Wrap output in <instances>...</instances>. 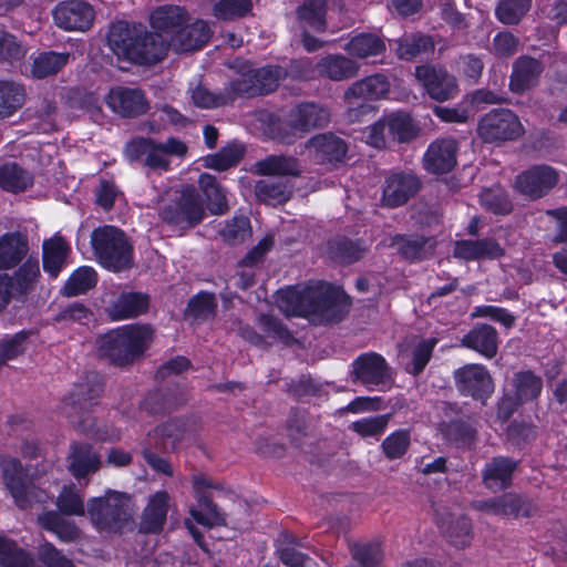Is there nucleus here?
<instances>
[{
	"label": "nucleus",
	"mask_w": 567,
	"mask_h": 567,
	"mask_svg": "<svg viewBox=\"0 0 567 567\" xmlns=\"http://www.w3.org/2000/svg\"><path fill=\"white\" fill-rule=\"evenodd\" d=\"M244 147L231 143L215 154L204 158V166L219 172L226 171L239 163L244 156Z\"/></svg>",
	"instance_id": "61"
},
{
	"label": "nucleus",
	"mask_w": 567,
	"mask_h": 567,
	"mask_svg": "<svg viewBox=\"0 0 567 567\" xmlns=\"http://www.w3.org/2000/svg\"><path fill=\"white\" fill-rule=\"evenodd\" d=\"M388 135L393 142L408 143L419 134V127L412 117L403 112H395L386 115Z\"/></svg>",
	"instance_id": "52"
},
{
	"label": "nucleus",
	"mask_w": 567,
	"mask_h": 567,
	"mask_svg": "<svg viewBox=\"0 0 567 567\" xmlns=\"http://www.w3.org/2000/svg\"><path fill=\"white\" fill-rule=\"evenodd\" d=\"M93 312L82 302H72L63 307L54 317L53 321L62 328H70L75 323L87 324Z\"/></svg>",
	"instance_id": "64"
},
{
	"label": "nucleus",
	"mask_w": 567,
	"mask_h": 567,
	"mask_svg": "<svg viewBox=\"0 0 567 567\" xmlns=\"http://www.w3.org/2000/svg\"><path fill=\"white\" fill-rule=\"evenodd\" d=\"M460 346L476 351L486 359H493L498 351V334L494 327L477 323L462 337Z\"/></svg>",
	"instance_id": "29"
},
{
	"label": "nucleus",
	"mask_w": 567,
	"mask_h": 567,
	"mask_svg": "<svg viewBox=\"0 0 567 567\" xmlns=\"http://www.w3.org/2000/svg\"><path fill=\"white\" fill-rule=\"evenodd\" d=\"M32 184V174L17 163L10 162L0 165V187L3 190L20 193L24 192Z\"/></svg>",
	"instance_id": "48"
},
{
	"label": "nucleus",
	"mask_w": 567,
	"mask_h": 567,
	"mask_svg": "<svg viewBox=\"0 0 567 567\" xmlns=\"http://www.w3.org/2000/svg\"><path fill=\"white\" fill-rule=\"evenodd\" d=\"M55 505L58 513L68 516H82L85 513V506L82 495L74 484L64 485L56 497Z\"/></svg>",
	"instance_id": "63"
},
{
	"label": "nucleus",
	"mask_w": 567,
	"mask_h": 567,
	"mask_svg": "<svg viewBox=\"0 0 567 567\" xmlns=\"http://www.w3.org/2000/svg\"><path fill=\"white\" fill-rule=\"evenodd\" d=\"M258 174L270 176H300L301 169L299 161L293 156L269 155L256 163Z\"/></svg>",
	"instance_id": "47"
},
{
	"label": "nucleus",
	"mask_w": 567,
	"mask_h": 567,
	"mask_svg": "<svg viewBox=\"0 0 567 567\" xmlns=\"http://www.w3.org/2000/svg\"><path fill=\"white\" fill-rule=\"evenodd\" d=\"M318 73L332 81H343L357 75L359 65L350 58L329 54L317 63Z\"/></svg>",
	"instance_id": "40"
},
{
	"label": "nucleus",
	"mask_w": 567,
	"mask_h": 567,
	"mask_svg": "<svg viewBox=\"0 0 567 567\" xmlns=\"http://www.w3.org/2000/svg\"><path fill=\"white\" fill-rule=\"evenodd\" d=\"M367 250L362 241L347 237L337 238L330 243L331 258L342 265H350L362 259Z\"/></svg>",
	"instance_id": "53"
},
{
	"label": "nucleus",
	"mask_w": 567,
	"mask_h": 567,
	"mask_svg": "<svg viewBox=\"0 0 567 567\" xmlns=\"http://www.w3.org/2000/svg\"><path fill=\"white\" fill-rule=\"evenodd\" d=\"M193 102L202 109H213L227 105L236 100L231 81L218 93L210 92L207 87L198 85L192 93Z\"/></svg>",
	"instance_id": "54"
},
{
	"label": "nucleus",
	"mask_w": 567,
	"mask_h": 567,
	"mask_svg": "<svg viewBox=\"0 0 567 567\" xmlns=\"http://www.w3.org/2000/svg\"><path fill=\"white\" fill-rule=\"evenodd\" d=\"M109 107L122 117H137L145 114L148 101L141 89L115 86L105 96Z\"/></svg>",
	"instance_id": "21"
},
{
	"label": "nucleus",
	"mask_w": 567,
	"mask_h": 567,
	"mask_svg": "<svg viewBox=\"0 0 567 567\" xmlns=\"http://www.w3.org/2000/svg\"><path fill=\"white\" fill-rule=\"evenodd\" d=\"M38 523L47 530L52 532L65 543L75 542L80 537V529L75 523L65 519L56 511H48L38 516Z\"/></svg>",
	"instance_id": "45"
},
{
	"label": "nucleus",
	"mask_w": 567,
	"mask_h": 567,
	"mask_svg": "<svg viewBox=\"0 0 567 567\" xmlns=\"http://www.w3.org/2000/svg\"><path fill=\"white\" fill-rule=\"evenodd\" d=\"M187 151V145L176 137L158 142L151 137L137 136L125 144L123 154L130 163H142L152 171L166 172L171 167L168 157H184Z\"/></svg>",
	"instance_id": "4"
},
{
	"label": "nucleus",
	"mask_w": 567,
	"mask_h": 567,
	"mask_svg": "<svg viewBox=\"0 0 567 567\" xmlns=\"http://www.w3.org/2000/svg\"><path fill=\"white\" fill-rule=\"evenodd\" d=\"M458 145L454 138H441L430 144L424 155V167L432 174H444L457 163Z\"/></svg>",
	"instance_id": "24"
},
{
	"label": "nucleus",
	"mask_w": 567,
	"mask_h": 567,
	"mask_svg": "<svg viewBox=\"0 0 567 567\" xmlns=\"http://www.w3.org/2000/svg\"><path fill=\"white\" fill-rule=\"evenodd\" d=\"M195 423L192 417H172L151 430L144 442L155 445L159 453H174Z\"/></svg>",
	"instance_id": "18"
},
{
	"label": "nucleus",
	"mask_w": 567,
	"mask_h": 567,
	"mask_svg": "<svg viewBox=\"0 0 567 567\" xmlns=\"http://www.w3.org/2000/svg\"><path fill=\"white\" fill-rule=\"evenodd\" d=\"M189 16L179 6H161L151 14V25L156 33L163 34L167 42H171L173 34H176L181 27L187 23Z\"/></svg>",
	"instance_id": "30"
},
{
	"label": "nucleus",
	"mask_w": 567,
	"mask_h": 567,
	"mask_svg": "<svg viewBox=\"0 0 567 567\" xmlns=\"http://www.w3.org/2000/svg\"><path fill=\"white\" fill-rule=\"evenodd\" d=\"M167 502L168 494L166 492H157L151 497L141 517V533L156 534L163 529L167 515Z\"/></svg>",
	"instance_id": "38"
},
{
	"label": "nucleus",
	"mask_w": 567,
	"mask_h": 567,
	"mask_svg": "<svg viewBox=\"0 0 567 567\" xmlns=\"http://www.w3.org/2000/svg\"><path fill=\"white\" fill-rule=\"evenodd\" d=\"M327 0H305L297 8V18L307 23L317 32H324L328 28L327 23Z\"/></svg>",
	"instance_id": "51"
},
{
	"label": "nucleus",
	"mask_w": 567,
	"mask_h": 567,
	"mask_svg": "<svg viewBox=\"0 0 567 567\" xmlns=\"http://www.w3.org/2000/svg\"><path fill=\"white\" fill-rule=\"evenodd\" d=\"M518 464L519 461L508 456L492 457L482 470L484 486L493 492L508 488L513 483V475Z\"/></svg>",
	"instance_id": "25"
},
{
	"label": "nucleus",
	"mask_w": 567,
	"mask_h": 567,
	"mask_svg": "<svg viewBox=\"0 0 567 567\" xmlns=\"http://www.w3.org/2000/svg\"><path fill=\"white\" fill-rule=\"evenodd\" d=\"M0 466L4 484L19 508L27 509L34 503L43 504L47 502L48 494L27 481V475L18 458L2 456Z\"/></svg>",
	"instance_id": "7"
},
{
	"label": "nucleus",
	"mask_w": 567,
	"mask_h": 567,
	"mask_svg": "<svg viewBox=\"0 0 567 567\" xmlns=\"http://www.w3.org/2000/svg\"><path fill=\"white\" fill-rule=\"evenodd\" d=\"M286 71L280 66H265L248 70L239 78L231 80L236 99L255 97L274 92Z\"/></svg>",
	"instance_id": "9"
},
{
	"label": "nucleus",
	"mask_w": 567,
	"mask_h": 567,
	"mask_svg": "<svg viewBox=\"0 0 567 567\" xmlns=\"http://www.w3.org/2000/svg\"><path fill=\"white\" fill-rule=\"evenodd\" d=\"M288 122L292 128L306 133L327 126L330 122V112L323 105L303 102L289 112Z\"/></svg>",
	"instance_id": "26"
},
{
	"label": "nucleus",
	"mask_w": 567,
	"mask_h": 567,
	"mask_svg": "<svg viewBox=\"0 0 567 567\" xmlns=\"http://www.w3.org/2000/svg\"><path fill=\"white\" fill-rule=\"evenodd\" d=\"M153 338L154 329L151 324L123 326L96 338V353L110 364L128 367L144 355Z\"/></svg>",
	"instance_id": "2"
},
{
	"label": "nucleus",
	"mask_w": 567,
	"mask_h": 567,
	"mask_svg": "<svg viewBox=\"0 0 567 567\" xmlns=\"http://www.w3.org/2000/svg\"><path fill=\"white\" fill-rule=\"evenodd\" d=\"M107 43L118 58L140 65H154L161 62L169 49L163 34L126 21H116L110 25Z\"/></svg>",
	"instance_id": "1"
},
{
	"label": "nucleus",
	"mask_w": 567,
	"mask_h": 567,
	"mask_svg": "<svg viewBox=\"0 0 567 567\" xmlns=\"http://www.w3.org/2000/svg\"><path fill=\"white\" fill-rule=\"evenodd\" d=\"M439 430L447 442L457 447L472 449L475 445L477 431L473 424L466 420L457 419L441 422Z\"/></svg>",
	"instance_id": "42"
},
{
	"label": "nucleus",
	"mask_w": 567,
	"mask_h": 567,
	"mask_svg": "<svg viewBox=\"0 0 567 567\" xmlns=\"http://www.w3.org/2000/svg\"><path fill=\"white\" fill-rule=\"evenodd\" d=\"M210 37L209 25L203 20H197L181 27L177 33L172 35L169 48L176 52H192L203 48Z\"/></svg>",
	"instance_id": "28"
},
{
	"label": "nucleus",
	"mask_w": 567,
	"mask_h": 567,
	"mask_svg": "<svg viewBox=\"0 0 567 567\" xmlns=\"http://www.w3.org/2000/svg\"><path fill=\"white\" fill-rule=\"evenodd\" d=\"M41 277L39 260L35 257H29L19 268L10 275L11 290L16 298H23L35 289Z\"/></svg>",
	"instance_id": "41"
},
{
	"label": "nucleus",
	"mask_w": 567,
	"mask_h": 567,
	"mask_svg": "<svg viewBox=\"0 0 567 567\" xmlns=\"http://www.w3.org/2000/svg\"><path fill=\"white\" fill-rule=\"evenodd\" d=\"M389 91V82L382 74L367 76L363 80L354 82L344 93V97L350 105L357 104L362 112L370 109L369 105L359 103V101L378 100Z\"/></svg>",
	"instance_id": "27"
},
{
	"label": "nucleus",
	"mask_w": 567,
	"mask_h": 567,
	"mask_svg": "<svg viewBox=\"0 0 567 567\" xmlns=\"http://www.w3.org/2000/svg\"><path fill=\"white\" fill-rule=\"evenodd\" d=\"M477 134L485 143H502L523 136L524 127L513 111L496 109L480 120Z\"/></svg>",
	"instance_id": "8"
},
{
	"label": "nucleus",
	"mask_w": 567,
	"mask_h": 567,
	"mask_svg": "<svg viewBox=\"0 0 567 567\" xmlns=\"http://www.w3.org/2000/svg\"><path fill=\"white\" fill-rule=\"evenodd\" d=\"M103 388V378L100 373L94 371L85 373L74 383L63 401L66 416L74 417L91 411L97 404Z\"/></svg>",
	"instance_id": "11"
},
{
	"label": "nucleus",
	"mask_w": 567,
	"mask_h": 567,
	"mask_svg": "<svg viewBox=\"0 0 567 567\" xmlns=\"http://www.w3.org/2000/svg\"><path fill=\"white\" fill-rule=\"evenodd\" d=\"M454 381L462 395L486 403L494 392V381L482 364L470 363L454 371Z\"/></svg>",
	"instance_id": "15"
},
{
	"label": "nucleus",
	"mask_w": 567,
	"mask_h": 567,
	"mask_svg": "<svg viewBox=\"0 0 567 567\" xmlns=\"http://www.w3.org/2000/svg\"><path fill=\"white\" fill-rule=\"evenodd\" d=\"M186 402L175 388H161L147 393L141 403L142 410L151 415L171 413Z\"/></svg>",
	"instance_id": "35"
},
{
	"label": "nucleus",
	"mask_w": 567,
	"mask_h": 567,
	"mask_svg": "<svg viewBox=\"0 0 567 567\" xmlns=\"http://www.w3.org/2000/svg\"><path fill=\"white\" fill-rule=\"evenodd\" d=\"M354 567H381L384 554L378 542L354 544L350 548Z\"/></svg>",
	"instance_id": "60"
},
{
	"label": "nucleus",
	"mask_w": 567,
	"mask_h": 567,
	"mask_svg": "<svg viewBox=\"0 0 567 567\" xmlns=\"http://www.w3.org/2000/svg\"><path fill=\"white\" fill-rule=\"evenodd\" d=\"M350 306L348 296L339 289H316L309 317L316 323H338L349 313Z\"/></svg>",
	"instance_id": "13"
},
{
	"label": "nucleus",
	"mask_w": 567,
	"mask_h": 567,
	"mask_svg": "<svg viewBox=\"0 0 567 567\" xmlns=\"http://www.w3.org/2000/svg\"><path fill=\"white\" fill-rule=\"evenodd\" d=\"M316 289L299 291L293 287L281 289L277 295V303L287 316L309 317Z\"/></svg>",
	"instance_id": "37"
},
{
	"label": "nucleus",
	"mask_w": 567,
	"mask_h": 567,
	"mask_svg": "<svg viewBox=\"0 0 567 567\" xmlns=\"http://www.w3.org/2000/svg\"><path fill=\"white\" fill-rule=\"evenodd\" d=\"M558 182L559 174L554 167L539 164L518 174L514 187L520 195L537 200L548 195Z\"/></svg>",
	"instance_id": "14"
},
{
	"label": "nucleus",
	"mask_w": 567,
	"mask_h": 567,
	"mask_svg": "<svg viewBox=\"0 0 567 567\" xmlns=\"http://www.w3.org/2000/svg\"><path fill=\"white\" fill-rule=\"evenodd\" d=\"M414 75L429 96L436 102L452 100L458 94L456 78L441 64L417 65Z\"/></svg>",
	"instance_id": "12"
},
{
	"label": "nucleus",
	"mask_w": 567,
	"mask_h": 567,
	"mask_svg": "<svg viewBox=\"0 0 567 567\" xmlns=\"http://www.w3.org/2000/svg\"><path fill=\"white\" fill-rule=\"evenodd\" d=\"M347 51L359 59L375 56L384 52L385 43L377 34L360 33L353 37L346 47Z\"/></svg>",
	"instance_id": "56"
},
{
	"label": "nucleus",
	"mask_w": 567,
	"mask_h": 567,
	"mask_svg": "<svg viewBox=\"0 0 567 567\" xmlns=\"http://www.w3.org/2000/svg\"><path fill=\"white\" fill-rule=\"evenodd\" d=\"M504 255V249L494 238L478 240H457L453 256L463 260L497 259Z\"/></svg>",
	"instance_id": "33"
},
{
	"label": "nucleus",
	"mask_w": 567,
	"mask_h": 567,
	"mask_svg": "<svg viewBox=\"0 0 567 567\" xmlns=\"http://www.w3.org/2000/svg\"><path fill=\"white\" fill-rule=\"evenodd\" d=\"M70 252L71 247L60 234L45 239L42 244V265L44 271L51 278H56L66 265Z\"/></svg>",
	"instance_id": "34"
},
{
	"label": "nucleus",
	"mask_w": 567,
	"mask_h": 567,
	"mask_svg": "<svg viewBox=\"0 0 567 567\" xmlns=\"http://www.w3.org/2000/svg\"><path fill=\"white\" fill-rule=\"evenodd\" d=\"M1 567H34L35 560L31 553L18 546L11 539L0 537Z\"/></svg>",
	"instance_id": "55"
},
{
	"label": "nucleus",
	"mask_w": 567,
	"mask_h": 567,
	"mask_svg": "<svg viewBox=\"0 0 567 567\" xmlns=\"http://www.w3.org/2000/svg\"><path fill=\"white\" fill-rule=\"evenodd\" d=\"M305 147L315 163L333 168L342 164L348 154L347 142L331 132L313 135Z\"/></svg>",
	"instance_id": "17"
},
{
	"label": "nucleus",
	"mask_w": 567,
	"mask_h": 567,
	"mask_svg": "<svg viewBox=\"0 0 567 567\" xmlns=\"http://www.w3.org/2000/svg\"><path fill=\"white\" fill-rule=\"evenodd\" d=\"M96 282L97 275L92 267H80L65 281L62 288V295L66 297H75L85 293L90 289L94 288Z\"/></svg>",
	"instance_id": "59"
},
{
	"label": "nucleus",
	"mask_w": 567,
	"mask_h": 567,
	"mask_svg": "<svg viewBox=\"0 0 567 567\" xmlns=\"http://www.w3.org/2000/svg\"><path fill=\"white\" fill-rule=\"evenodd\" d=\"M148 309V297L141 292H123L111 302L105 312L112 320L137 317Z\"/></svg>",
	"instance_id": "36"
},
{
	"label": "nucleus",
	"mask_w": 567,
	"mask_h": 567,
	"mask_svg": "<svg viewBox=\"0 0 567 567\" xmlns=\"http://www.w3.org/2000/svg\"><path fill=\"white\" fill-rule=\"evenodd\" d=\"M198 186L205 196V207L212 215H224L229 210L226 189L214 175L208 173L200 174Z\"/></svg>",
	"instance_id": "39"
},
{
	"label": "nucleus",
	"mask_w": 567,
	"mask_h": 567,
	"mask_svg": "<svg viewBox=\"0 0 567 567\" xmlns=\"http://www.w3.org/2000/svg\"><path fill=\"white\" fill-rule=\"evenodd\" d=\"M71 53L44 51L33 58L31 74L35 79H45L55 75L70 61Z\"/></svg>",
	"instance_id": "46"
},
{
	"label": "nucleus",
	"mask_w": 567,
	"mask_h": 567,
	"mask_svg": "<svg viewBox=\"0 0 567 567\" xmlns=\"http://www.w3.org/2000/svg\"><path fill=\"white\" fill-rule=\"evenodd\" d=\"M206 215L204 199L193 185L183 186L176 192V196L158 210L162 221L183 231L197 227Z\"/></svg>",
	"instance_id": "6"
},
{
	"label": "nucleus",
	"mask_w": 567,
	"mask_h": 567,
	"mask_svg": "<svg viewBox=\"0 0 567 567\" xmlns=\"http://www.w3.org/2000/svg\"><path fill=\"white\" fill-rule=\"evenodd\" d=\"M389 247L409 262H419L434 255L436 241L432 237L422 235L396 234L390 237Z\"/></svg>",
	"instance_id": "23"
},
{
	"label": "nucleus",
	"mask_w": 567,
	"mask_h": 567,
	"mask_svg": "<svg viewBox=\"0 0 567 567\" xmlns=\"http://www.w3.org/2000/svg\"><path fill=\"white\" fill-rule=\"evenodd\" d=\"M199 509H192V517L199 525L206 527L226 526V515L223 513L213 498L204 493L205 488H218L210 478L203 474H194L192 477Z\"/></svg>",
	"instance_id": "19"
},
{
	"label": "nucleus",
	"mask_w": 567,
	"mask_h": 567,
	"mask_svg": "<svg viewBox=\"0 0 567 567\" xmlns=\"http://www.w3.org/2000/svg\"><path fill=\"white\" fill-rule=\"evenodd\" d=\"M29 252L28 236L21 231H10L0 236V270L13 269Z\"/></svg>",
	"instance_id": "32"
},
{
	"label": "nucleus",
	"mask_w": 567,
	"mask_h": 567,
	"mask_svg": "<svg viewBox=\"0 0 567 567\" xmlns=\"http://www.w3.org/2000/svg\"><path fill=\"white\" fill-rule=\"evenodd\" d=\"M94 255L105 269L121 272L133 266V246L126 234L115 226H102L91 234Z\"/></svg>",
	"instance_id": "5"
},
{
	"label": "nucleus",
	"mask_w": 567,
	"mask_h": 567,
	"mask_svg": "<svg viewBox=\"0 0 567 567\" xmlns=\"http://www.w3.org/2000/svg\"><path fill=\"white\" fill-rule=\"evenodd\" d=\"M538 513L536 503L525 494H504V516L529 518Z\"/></svg>",
	"instance_id": "62"
},
{
	"label": "nucleus",
	"mask_w": 567,
	"mask_h": 567,
	"mask_svg": "<svg viewBox=\"0 0 567 567\" xmlns=\"http://www.w3.org/2000/svg\"><path fill=\"white\" fill-rule=\"evenodd\" d=\"M53 18L55 24L65 31H86L93 24L95 12L85 1L66 0L54 8Z\"/></svg>",
	"instance_id": "20"
},
{
	"label": "nucleus",
	"mask_w": 567,
	"mask_h": 567,
	"mask_svg": "<svg viewBox=\"0 0 567 567\" xmlns=\"http://www.w3.org/2000/svg\"><path fill=\"white\" fill-rule=\"evenodd\" d=\"M257 199L267 205H280L290 199L292 186L287 181L260 179L254 187Z\"/></svg>",
	"instance_id": "44"
},
{
	"label": "nucleus",
	"mask_w": 567,
	"mask_h": 567,
	"mask_svg": "<svg viewBox=\"0 0 567 567\" xmlns=\"http://www.w3.org/2000/svg\"><path fill=\"white\" fill-rule=\"evenodd\" d=\"M532 4L533 0H498L495 17L505 25H517L527 16Z\"/></svg>",
	"instance_id": "57"
},
{
	"label": "nucleus",
	"mask_w": 567,
	"mask_h": 567,
	"mask_svg": "<svg viewBox=\"0 0 567 567\" xmlns=\"http://www.w3.org/2000/svg\"><path fill=\"white\" fill-rule=\"evenodd\" d=\"M422 188L421 178L412 171H391L382 184L380 204L386 208L405 205Z\"/></svg>",
	"instance_id": "10"
},
{
	"label": "nucleus",
	"mask_w": 567,
	"mask_h": 567,
	"mask_svg": "<svg viewBox=\"0 0 567 567\" xmlns=\"http://www.w3.org/2000/svg\"><path fill=\"white\" fill-rule=\"evenodd\" d=\"M102 466L100 455L89 443L73 442L68 455V468L75 478L96 473Z\"/></svg>",
	"instance_id": "31"
},
{
	"label": "nucleus",
	"mask_w": 567,
	"mask_h": 567,
	"mask_svg": "<svg viewBox=\"0 0 567 567\" xmlns=\"http://www.w3.org/2000/svg\"><path fill=\"white\" fill-rule=\"evenodd\" d=\"M515 400L518 404L538 399L543 390V380L530 370L519 371L513 378Z\"/></svg>",
	"instance_id": "49"
},
{
	"label": "nucleus",
	"mask_w": 567,
	"mask_h": 567,
	"mask_svg": "<svg viewBox=\"0 0 567 567\" xmlns=\"http://www.w3.org/2000/svg\"><path fill=\"white\" fill-rule=\"evenodd\" d=\"M545 70L543 62L530 55H520L512 66L509 90L515 94H524L536 87Z\"/></svg>",
	"instance_id": "22"
},
{
	"label": "nucleus",
	"mask_w": 567,
	"mask_h": 567,
	"mask_svg": "<svg viewBox=\"0 0 567 567\" xmlns=\"http://www.w3.org/2000/svg\"><path fill=\"white\" fill-rule=\"evenodd\" d=\"M135 505L126 493L109 489L87 502V514L101 533L122 535L134 526Z\"/></svg>",
	"instance_id": "3"
},
{
	"label": "nucleus",
	"mask_w": 567,
	"mask_h": 567,
	"mask_svg": "<svg viewBox=\"0 0 567 567\" xmlns=\"http://www.w3.org/2000/svg\"><path fill=\"white\" fill-rule=\"evenodd\" d=\"M218 301L216 295L200 291L193 296L184 310V319L200 323L213 319L217 312Z\"/></svg>",
	"instance_id": "43"
},
{
	"label": "nucleus",
	"mask_w": 567,
	"mask_h": 567,
	"mask_svg": "<svg viewBox=\"0 0 567 567\" xmlns=\"http://www.w3.org/2000/svg\"><path fill=\"white\" fill-rule=\"evenodd\" d=\"M435 44L431 37L415 33L399 41L396 53L402 60L412 61L420 55L433 53Z\"/></svg>",
	"instance_id": "50"
},
{
	"label": "nucleus",
	"mask_w": 567,
	"mask_h": 567,
	"mask_svg": "<svg viewBox=\"0 0 567 567\" xmlns=\"http://www.w3.org/2000/svg\"><path fill=\"white\" fill-rule=\"evenodd\" d=\"M351 377L353 382L365 386H390L393 383V373L385 359L377 352L360 354L352 362Z\"/></svg>",
	"instance_id": "16"
},
{
	"label": "nucleus",
	"mask_w": 567,
	"mask_h": 567,
	"mask_svg": "<svg viewBox=\"0 0 567 567\" xmlns=\"http://www.w3.org/2000/svg\"><path fill=\"white\" fill-rule=\"evenodd\" d=\"M25 93L22 86L8 81H0V120L12 116L22 107Z\"/></svg>",
	"instance_id": "58"
}]
</instances>
